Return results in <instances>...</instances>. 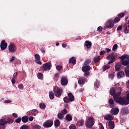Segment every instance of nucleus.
<instances>
[{
    "label": "nucleus",
    "mask_w": 129,
    "mask_h": 129,
    "mask_svg": "<svg viewBox=\"0 0 129 129\" xmlns=\"http://www.w3.org/2000/svg\"><path fill=\"white\" fill-rule=\"evenodd\" d=\"M108 126L109 129H114V121H109L108 122Z\"/></svg>",
    "instance_id": "6ab92c4d"
},
{
    "label": "nucleus",
    "mask_w": 129,
    "mask_h": 129,
    "mask_svg": "<svg viewBox=\"0 0 129 129\" xmlns=\"http://www.w3.org/2000/svg\"><path fill=\"white\" fill-rule=\"evenodd\" d=\"M120 21V19L119 17H115L114 20V23H118Z\"/></svg>",
    "instance_id": "a18cd8bd"
},
{
    "label": "nucleus",
    "mask_w": 129,
    "mask_h": 129,
    "mask_svg": "<svg viewBox=\"0 0 129 129\" xmlns=\"http://www.w3.org/2000/svg\"><path fill=\"white\" fill-rule=\"evenodd\" d=\"M109 68H110V66L108 64H106L103 67V71H105L107 69H109Z\"/></svg>",
    "instance_id": "a19ab883"
},
{
    "label": "nucleus",
    "mask_w": 129,
    "mask_h": 129,
    "mask_svg": "<svg viewBox=\"0 0 129 129\" xmlns=\"http://www.w3.org/2000/svg\"><path fill=\"white\" fill-rule=\"evenodd\" d=\"M91 45H92V43L90 41H88L86 40L85 41V46H87V49H90V47H91Z\"/></svg>",
    "instance_id": "a878e982"
},
{
    "label": "nucleus",
    "mask_w": 129,
    "mask_h": 129,
    "mask_svg": "<svg viewBox=\"0 0 129 129\" xmlns=\"http://www.w3.org/2000/svg\"><path fill=\"white\" fill-rule=\"evenodd\" d=\"M114 26V20L113 19H110L108 21L107 25H106L107 29H111L112 28H113V26Z\"/></svg>",
    "instance_id": "1a4fd4ad"
},
{
    "label": "nucleus",
    "mask_w": 129,
    "mask_h": 129,
    "mask_svg": "<svg viewBox=\"0 0 129 129\" xmlns=\"http://www.w3.org/2000/svg\"><path fill=\"white\" fill-rule=\"evenodd\" d=\"M57 117L59 119H63L64 118V115L61 113H58L57 114Z\"/></svg>",
    "instance_id": "c9c22d12"
},
{
    "label": "nucleus",
    "mask_w": 129,
    "mask_h": 129,
    "mask_svg": "<svg viewBox=\"0 0 129 129\" xmlns=\"http://www.w3.org/2000/svg\"><path fill=\"white\" fill-rule=\"evenodd\" d=\"M122 65L124 66H128L129 65V59H126L124 60H122L121 62Z\"/></svg>",
    "instance_id": "393cba45"
},
{
    "label": "nucleus",
    "mask_w": 129,
    "mask_h": 129,
    "mask_svg": "<svg viewBox=\"0 0 129 129\" xmlns=\"http://www.w3.org/2000/svg\"><path fill=\"white\" fill-rule=\"evenodd\" d=\"M85 123L86 126H87V127H92L94 124V122H93V117H90L86 121Z\"/></svg>",
    "instance_id": "20e7f679"
},
{
    "label": "nucleus",
    "mask_w": 129,
    "mask_h": 129,
    "mask_svg": "<svg viewBox=\"0 0 129 129\" xmlns=\"http://www.w3.org/2000/svg\"><path fill=\"white\" fill-rule=\"evenodd\" d=\"M54 95L56 97H60L62 93H63V89H60L59 88H57L56 90H54Z\"/></svg>",
    "instance_id": "0eeeda50"
},
{
    "label": "nucleus",
    "mask_w": 129,
    "mask_h": 129,
    "mask_svg": "<svg viewBox=\"0 0 129 129\" xmlns=\"http://www.w3.org/2000/svg\"><path fill=\"white\" fill-rule=\"evenodd\" d=\"M68 96L69 97V99L71 101V102L74 101V99H75L74 96L72 93H69L68 94Z\"/></svg>",
    "instance_id": "aec40b11"
},
{
    "label": "nucleus",
    "mask_w": 129,
    "mask_h": 129,
    "mask_svg": "<svg viewBox=\"0 0 129 129\" xmlns=\"http://www.w3.org/2000/svg\"><path fill=\"white\" fill-rule=\"evenodd\" d=\"M61 113L63 114V115L65 114H67L68 113V111H67V109L64 108L63 110H61Z\"/></svg>",
    "instance_id": "58836bf2"
},
{
    "label": "nucleus",
    "mask_w": 129,
    "mask_h": 129,
    "mask_svg": "<svg viewBox=\"0 0 129 129\" xmlns=\"http://www.w3.org/2000/svg\"><path fill=\"white\" fill-rule=\"evenodd\" d=\"M11 81H12V84H13V85H14L15 83H16V79L13 78L12 79Z\"/></svg>",
    "instance_id": "338daca9"
},
{
    "label": "nucleus",
    "mask_w": 129,
    "mask_h": 129,
    "mask_svg": "<svg viewBox=\"0 0 129 129\" xmlns=\"http://www.w3.org/2000/svg\"><path fill=\"white\" fill-rule=\"evenodd\" d=\"M34 127L35 128L40 129V128H41V125H39L38 124H35L34 125Z\"/></svg>",
    "instance_id": "13d9d810"
},
{
    "label": "nucleus",
    "mask_w": 129,
    "mask_h": 129,
    "mask_svg": "<svg viewBox=\"0 0 129 129\" xmlns=\"http://www.w3.org/2000/svg\"><path fill=\"white\" fill-rule=\"evenodd\" d=\"M83 124H84V120L83 119H81L77 122V125H78V126H82Z\"/></svg>",
    "instance_id": "cd10ccee"
},
{
    "label": "nucleus",
    "mask_w": 129,
    "mask_h": 129,
    "mask_svg": "<svg viewBox=\"0 0 129 129\" xmlns=\"http://www.w3.org/2000/svg\"><path fill=\"white\" fill-rule=\"evenodd\" d=\"M118 112H119V109L117 107L112 108L111 110V114L112 115H116V114H118Z\"/></svg>",
    "instance_id": "4468645a"
},
{
    "label": "nucleus",
    "mask_w": 129,
    "mask_h": 129,
    "mask_svg": "<svg viewBox=\"0 0 129 129\" xmlns=\"http://www.w3.org/2000/svg\"><path fill=\"white\" fill-rule=\"evenodd\" d=\"M121 30H122V26H118L117 28V31H121Z\"/></svg>",
    "instance_id": "5fc2aeb1"
},
{
    "label": "nucleus",
    "mask_w": 129,
    "mask_h": 129,
    "mask_svg": "<svg viewBox=\"0 0 129 129\" xmlns=\"http://www.w3.org/2000/svg\"><path fill=\"white\" fill-rule=\"evenodd\" d=\"M66 119L68 121H71V120H72V116L70 115V114H68L66 116Z\"/></svg>",
    "instance_id": "7c9ffc66"
},
{
    "label": "nucleus",
    "mask_w": 129,
    "mask_h": 129,
    "mask_svg": "<svg viewBox=\"0 0 129 129\" xmlns=\"http://www.w3.org/2000/svg\"><path fill=\"white\" fill-rule=\"evenodd\" d=\"M60 84L61 85L65 86L68 84V80L66 77H62L61 78Z\"/></svg>",
    "instance_id": "9d476101"
},
{
    "label": "nucleus",
    "mask_w": 129,
    "mask_h": 129,
    "mask_svg": "<svg viewBox=\"0 0 129 129\" xmlns=\"http://www.w3.org/2000/svg\"><path fill=\"white\" fill-rule=\"evenodd\" d=\"M21 120L23 122L26 123L29 121V117H28V116H24L22 117Z\"/></svg>",
    "instance_id": "5701e85b"
},
{
    "label": "nucleus",
    "mask_w": 129,
    "mask_h": 129,
    "mask_svg": "<svg viewBox=\"0 0 129 129\" xmlns=\"http://www.w3.org/2000/svg\"><path fill=\"white\" fill-rule=\"evenodd\" d=\"M37 77L38 79H40V80L43 79V74L41 73H38L37 74Z\"/></svg>",
    "instance_id": "ea45409f"
},
{
    "label": "nucleus",
    "mask_w": 129,
    "mask_h": 129,
    "mask_svg": "<svg viewBox=\"0 0 129 129\" xmlns=\"http://www.w3.org/2000/svg\"><path fill=\"white\" fill-rule=\"evenodd\" d=\"M70 129H76V126H75V125H71L70 126Z\"/></svg>",
    "instance_id": "680f3d73"
},
{
    "label": "nucleus",
    "mask_w": 129,
    "mask_h": 129,
    "mask_svg": "<svg viewBox=\"0 0 129 129\" xmlns=\"http://www.w3.org/2000/svg\"><path fill=\"white\" fill-rule=\"evenodd\" d=\"M115 88H114V87H111L110 89V95H111L112 96H114L115 94Z\"/></svg>",
    "instance_id": "4be33fe9"
},
{
    "label": "nucleus",
    "mask_w": 129,
    "mask_h": 129,
    "mask_svg": "<svg viewBox=\"0 0 129 129\" xmlns=\"http://www.w3.org/2000/svg\"><path fill=\"white\" fill-rule=\"evenodd\" d=\"M35 62L39 65H42V62L40 61V59H36L35 60Z\"/></svg>",
    "instance_id": "864d4df0"
},
{
    "label": "nucleus",
    "mask_w": 129,
    "mask_h": 129,
    "mask_svg": "<svg viewBox=\"0 0 129 129\" xmlns=\"http://www.w3.org/2000/svg\"><path fill=\"white\" fill-rule=\"evenodd\" d=\"M90 69H91V67L89 66H85L82 68V70L83 72H89V71H90Z\"/></svg>",
    "instance_id": "2eb2a0df"
},
{
    "label": "nucleus",
    "mask_w": 129,
    "mask_h": 129,
    "mask_svg": "<svg viewBox=\"0 0 129 129\" xmlns=\"http://www.w3.org/2000/svg\"><path fill=\"white\" fill-rule=\"evenodd\" d=\"M41 68L43 71L51 70V68H52V63L50 62H46L42 64Z\"/></svg>",
    "instance_id": "7ed1b4c3"
},
{
    "label": "nucleus",
    "mask_w": 129,
    "mask_h": 129,
    "mask_svg": "<svg viewBox=\"0 0 129 129\" xmlns=\"http://www.w3.org/2000/svg\"><path fill=\"white\" fill-rule=\"evenodd\" d=\"M20 129H29V126L27 125H22L20 127Z\"/></svg>",
    "instance_id": "de8ad7c7"
},
{
    "label": "nucleus",
    "mask_w": 129,
    "mask_h": 129,
    "mask_svg": "<svg viewBox=\"0 0 129 129\" xmlns=\"http://www.w3.org/2000/svg\"><path fill=\"white\" fill-rule=\"evenodd\" d=\"M117 47L118 45L116 44H115L112 47V51H113L114 52H115V50H117Z\"/></svg>",
    "instance_id": "c03bdc74"
},
{
    "label": "nucleus",
    "mask_w": 129,
    "mask_h": 129,
    "mask_svg": "<svg viewBox=\"0 0 129 129\" xmlns=\"http://www.w3.org/2000/svg\"><path fill=\"white\" fill-rule=\"evenodd\" d=\"M53 120L49 119L45 121L43 123V125L44 127H51L53 125Z\"/></svg>",
    "instance_id": "423d86ee"
},
{
    "label": "nucleus",
    "mask_w": 129,
    "mask_h": 129,
    "mask_svg": "<svg viewBox=\"0 0 129 129\" xmlns=\"http://www.w3.org/2000/svg\"><path fill=\"white\" fill-rule=\"evenodd\" d=\"M94 85L96 88H99V82L98 81H96L94 83Z\"/></svg>",
    "instance_id": "49530a36"
},
{
    "label": "nucleus",
    "mask_w": 129,
    "mask_h": 129,
    "mask_svg": "<svg viewBox=\"0 0 129 129\" xmlns=\"http://www.w3.org/2000/svg\"><path fill=\"white\" fill-rule=\"evenodd\" d=\"M84 82H85V78H80L78 81L79 84H83Z\"/></svg>",
    "instance_id": "2f4dec72"
},
{
    "label": "nucleus",
    "mask_w": 129,
    "mask_h": 129,
    "mask_svg": "<svg viewBox=\"0 0 129 129\" xmlns=\"http://www.w3.org/2000/svg\"><path fill=\"white\" fill-rule=\"evenodd\" d=\"M7 120L5 118L0 119V129H6Z\"/></svg>",
    "instance_id": "6e6552de"
},
{
    "label": "nucleus",
    "mask_w": 129,
    "mask_h": 129,
    "mask_svg": "<svg viewBox=\"0 0 129 129\" xmlns=\"http://www.w3.org/2000/svg\"><path fill=\"white\" fill-rule=\"evenodd\" d=\"M124 76V72L123 71H119L117 74V77L118 79L122 78Z\"/></svg>",
    "instance_id": "f3484780"
},
{
    "label": "nucleus",
    "mask_w": 129,
    "mask_h": 129,
    "mask_svg": "<svg viewBox=\"0 0 129 129\" xmlns=\"http://www.w3.org/2000/svg\"><path fill=\"white\" fill-rule=\"evenodd\" d=\"M40 108H41V109H45L46 108V104L44 103H41L39 106Z\"/></svg>",
    "instance_id": "79ce46f5"
},
{
    "label": "nucleus",
    "mask_w": 129,
    "mask_h": 129,
    "mask_svg": "<svg viewBox=\"0 0 129 129\" xmlns=\"http://www.w3.org/2000/svg\"><path fill=\"white\" fill-rule=\"evenodd\" d=\"M18 76V72H15L14 74H13V77L14 78H17V77Z\"/></svg>",
    "instance_id": "0e129e2a"
},
{
    "label": "nucleus",
    "mask_w": 129,
    "mask_h": 129,
    "mask_svg": "<svg viewBox=\"0 0 129 129\" xmlns=\"http://www.w3.org/2000/svg\"><path fill=\"white\" fill-rule=\"evenodd\" d=\"M63 101L64 103H69V102H71V101H70V99L67 97H64L63 98Z\"/></svg>",
    "instance_id": "f704fd0d"
},
{
    "label": "nucleus",
    "mask_w": 129,
    "mask_h": 129,
    "mask_svg": "<svg viewBox=\"0 0 129 129\" xmlns=\"http://www.w3.org/2000/svg\"><path fill=\"white\" fill-rule=\"evenodd\" d=\"M108 103L111 108L112 107H114V101H113V99H112V98H110L108 100Z\"/></svg>",
    "instance_id": "a211bd4d"
},
{
    "label": "nucleus",
    "mask_w": 129,
    "mask_h": 129,
    "mask_svg": "<svg viewBox=\"0 0 129 129\" xmlns=\"http://www.w3.org/2000/svg\"><path fill=\"white\" fill-rule=\"evenodd\" d=\"M129 104V93L126 94V97L123 98L121 105H128Z\"/></svg>",
    "instance_id": "39448f33"
},
{
    "label": "nucleus",
    "mask_w": 129,
    "mask_h": 129,
    "mask_svg": "<svg viewBox=\"0 0 129 129\" xmlns=\"http://www.w3.org/2000/svg\"><path fill=\"white\" fill-rule=\"evenodd\" d=\"M119 58L121 59V61H124L125 59H129V55L127 54H124Z\"/></svg>",
    "instance_id": "bb28decb"
},
{
    "label": "nucleus",
    "mask_w": 129,
    "mask_h": 129,
    "mask_svg": "<svg viewBox=\"0 0 129 129\" xmlns=\"http://www.w3.org/2000/svg\"><path fill=\"white\" fill-rule=\"evenodd\" d=\"M28 119H29V121H33V120H34V117L30 116V117H29V118H28Z\"/></svg>",
    "instance_id": "e2e57ef3"
},
{
    "label": "nucleus",
    "mask_w": 129,
    "mask_h": 129,
    "mask_svg": "<svg viewBox=\"0 0 129 129\" xmlns=\"http://www.w3.org/2000/svg\"><path fill=\"white\" fill-rule=\"evenodd\" d=\"M109 78H111V79H113V78L114 77V75L112 74H111L109 75Z\"/></svg>",
    "instance_id": "69168bd1"
},
{
    "label": "nucleus",
    "mask_w": 129,
    "mask_h": 129,
    "mask_svg": "<svg viewBox=\"0 0 129 129\" xmlns=\"http://www.w3.org/2000/svg\"><path fill=\"white\" fill-rule=\"evenodd\" d=\"M102 29H103L102 27L99 26L98 27L97 30L100 32V33H101V32H102Z\"/></svg>",
    "instance_id": "603ef678"
},
{
    "label": "nucleus",
    "mask_w": 129,
    "mask_h": 129,
    "mask_svg": "<svg viewBox=\"0 0 129 129\" xmlns=\"http://www.w3.org/2000/svg\"><path fill=\"white\" fill-rule=\"evenodd\" d=\"M18 88L19 89H23L24 88V85L23 84H20L18 85Z\"/></svg>",
    "instance_id": "052dcab7"
},
{
    "label": "nucleus",
    "mask_w": 129,
    "mask_h": 129,
    "mask_svg": "<svg viewBox=\"0 0 129 129\" xmlns=\"http://www.w3.org/2000/svg\"><path fill=\"white\" fill-rule=\"evenodd\" d=\"M13 116H14L15 117V118H18V114H17L16 113H13Z\"/></svg>",
    "instance_id": "774afa93"
},
{
    "label": "nucleus",
    "mask_w": 129,
    "mask_h": 129,
    "mask_svg": "<svg viewBox=\"0 0 129 129\" xmlns=\"http://www.w3.org/2000/svg\"><path fill=\"white\" fill-rule=\"evenodd\" d=\"M15 59H16V56H12L9 61L10 62H14V61H15Z\"/></svg>",
    "instance_id": "bf43d9fd"
},
{
    "label": "nucleus",
    "mask_w": 129,
    "mask_h": 129,
    "mask_svg": "<svg viewBox=\"0 0 129 129\" xmlns=\"http://www.w3.org/2000/svg\"><path fill=\"white\" fill-rule=\"evenodd\" d=\"M56 69L58 70V71H60V70H61V69H62V66H56Z\"/></svg>",
    "instance_id": "4d7b16f0"
},
{
    "label": "nucleus",
    "mask_w": 129,
    "mask_h": 129,
    "mask_svg": "<svg viewBox=\"0 0 129 129\" xmlns=\"http://www.w3.org/2000/svg\"><path fill=\"white\" fill-rule=\"evenodd\" d=\"M9 51L10 52H12V53H14V52H16V50H17V48L16 47V45L14 44H10L9 45Z\"/></svg>",
    "instance_id": "9b49d317"
},
{
    "label": "nucleus",
    "mask_w": 129,
    "mask_h": 129,
    "mask_svg": "<svg viewBox=\"0 0 129 129\" xmlns=\"http://www.w3.org/2000/svg\"><path fill=\"white\" fill-rule=\"evenodd\" d=\"M49 97L50 99H54V98L55 97V95L54 94V92H50L49 93Z\"/></svg>",
    "instance_id": "473e14b6"
},
{
    "label": "nucleus",
    "mask_w": 129,
    "mask_h": 129,
    "mask_svg": "<svg viewBox=\"0 0 129 129\" xmlns=\"http://www.w3.org/2000/svg\"><path fill=\"white\" fill-rule=\"evenodd\" d=\"M54 125L55 126H56V127H58L59 125H60V120L59 119H57L56 120H54Z\"/></svg>",
    "instance_id": "72a5a7b5"
},
{
    "label": "nucleus",
    "mask_w": 129,
    "mask_h": 129,
    "mask_svg": "<svg viewBox=\"0 0 129 129\" xmlns=\"http://www.w3.org/2000/svg\"><path fill=\"white\" fill-rule=\"evenodd\" d=\"M121 113L122 115H124V114H128L129 110L126 107H122L120 110Z\"/></svg>",
    "instance_id": "f8f14e48"
},
{
    "label": "nucleus",
    "mask_w": 129,
    "mask_h": 129,
    "mask_svg": "<svg viewBox=\"0 0 129 129\" xmlns=\"http://www.w3.org/2000/svg\"><path fill=\"white\" fill-rule=\"evenodd\" d=\"M124 72L125 73L126 76L129 77V70L127 69H125Z\"/></svg>",
    "instance_id": "3c124183"
},
{
    "label": "nucleus",
    "mask_w": 129,
    "mask_h": 129,
    "mask_svg": "<svg viewBox=\"0 0 129 129\" xmlns=\"http://www.w3.org/2000/svg\"><path fill=\"white\" fill-rule=\"evenodd\" d=\"M0 47L1 50H6L7 49V47H8V43H6V40H3L2 41Z\"/></svg>",
    "instance_id": "ddd939ff"
},
{
    "label": "nucleus",
    "mask_w": 129,
    "mask_h": 129,
    "mask_svg": "<svg viewBox=\"0 0 129 129\" xmlns=\"http://www.w3.org/2000/svg\"><path fill=\"white\" fill-rule=\"evenodd\" d=\"M14 122V120L13 119H11L10 118H8L7 120V123H8L9 124L13 123Z\"/></svg>",
    "instance_id": "e433bc0d"
},
{
    "label": "nucleus",
    "mask_w": 129,
    "mask_h": 129,
    "mask_svg": "<svg viewBox=\"0 0 129 129\" xmlns=\"http://www.w3.org/2000/svg\"><path fill=\"white\" fill-rule=\"evenodd\" d=\"M104 119L105 120H113V116L110 114H107L104 117Z\"/></svg>",
    "instance_id": "dca6fc26"
},
{
    "label": "nucleus",
    "mask_w": 129,
    "mask_h": 129,
    "mask_svg": "<svg viewBox=\"0 0 129 129\" xmlns=\"http://www.w3.org/2000/svg\"><path fill=\"white\" fill-rule=\"evenodd\" d=\"M105 53H106V52H105V51L102 50L100 52V55H101V56H103V55H104V54H105Z\"/></svg>",
    "instance_id": "6e6d98bb"
},
{
    "label": "nucleus",
    "mask_w": 129,
    "mask_h": 129,
    "mask_svg": "<svg viewBox=\"0 0 129 129\" xmlns=\"http://www.w3.org/2000/svg\"><path fill=\"white\" fill-rule=\"evenodd\" d=\"M99 61H100V58L98 55H96L94 57V62L95 63H98Z\"/></svg>",
    "instance_id": "c85d7f7f"
},
{
    "label": "nucleus",
    "mask_w": 129,
    "mask_h": 129,
    "mask_svg": "<svg viewBox=\"0 0 129 129\" xmlns=\"http://www.w3.org/2000/svg\"><path fill=\"white\" fill-rule=\"evenodd\" d=\"M125 15V14H124V13H119V14H118V17H119L120 19H121V18H123V17H124Z\"/></svg>",
    "instance_id": "37998d69"
},
{
    "label": "nucleus",
    "mask_w": 129,
    "mask_h": 129,
    "mask_svg": "<svg viewBox=\"0 0 129 129\" xmlns=\"http://www.w3.org/2000/svg\"><path fill=\"white\" fill-rule=\"evenodd\" d=\"M69 63H71L72 64L75 65V64H76V58L74 57H72L69 59Z\"/></svg>",
    "instance_id": "b1692460"
},
{
    "label": "nucleus",
    "mask_w": 129,
    "mask_h": 129,
    "mask_svg": "<svg viewBox=\"0 0 129 129\" xmlns=\"http://www.w3.org/2000/svg\"><path fill=\"white\" fill-rule=\"evenodd\" d=\"M34 57L36 60H40L41 59V57L40 56V55L38 54H35L34 55Z\"/></svg>",
    "instance_id": "09e8293b"
},
{
    "label": "nucleus",
    "mask_w": 129,
    "mask_h": 129,
    "mask_svg": "<svg viewBox=\"0 0 129 129\" xmlns=\"http://www.w3.org/2000/svg\"><path fill=\"white\" fill-rule=\"evenodd\" d=\"M121 94V92L119 91L117 93H115V95L113 96L114 102H116V103H118L120 105H121V103L123 100V98L120 96Z\"/></svg>",
    "instance_id": "f257e3e1"
},
{
    "label": "nucleus",
    "mask_w": 129,
    "mask_h": 129,
    "mask_svg": "<svg viewBox=\"0 0 129 129\" xmlns=\"http://www.w3.org/2000/svg\"><path fill=\"white\" fill-rule=\"evenodd\" d=\"M117 54H114V52L110 53L107 57V60H110L108 62V65L113 63L115 61V57H116Z\"/></svg>",
    "instance_id": "f03ea898"
},
{
    "label": "nucleus",
    "mask_w": 129,
    "mask_h": 129,
    "mask_svg": "<svg viewBox=\"0 0 129 129\" xmlns=\"http://www.w3.org/2000/svg\"><path fill=\"white\" fill-rule=\"evenodd\" d=\"M125 28L124 29V34H128L129 33V25H128L127 26H124Z\"/></svg>",
    "instance_id": "c756f323"
},
{
    "label": "nucleus",
    "mask_w": 129,
    "mask_h": 129,
    "mask_svg": "<svg viewBox=\"0 0 129 129\" xmlns=\"http://www.w3.org/2000/svg\"><path fill=\"white\" fill-rule=\"evenodd\" d=\"M121 67V63L118 62L115 65V71L118 72Z\"/></svg>",
    "instance_id": "412c9836"
},
{
    "label": "nucleus",
    "mask_w": 129,
    "mask_h": 129,
    "mask_svg": "<svg viewBox=\"0 0 129 129\" xmlns=\"http://www.w3.org/2000/svg\"><path fill=\"white\" fill-rule=\"evenodd\" d=\"M91 63V60L90 59H87L84 62V65L89 66V64H90Z\"/></svg>",
    "instance_id": "4c0bfd02"
},
{
    "label": "nucleus",
    "mask_w": 129,
    "mask_h": 129,
    "mask_svg": "<svg viewBox=\"0 0 129 129\" xmlns=\"http://www.w3.org/2000/svg\"><path fill=\"white\" fill-rule=\"evenodd\" d=\"M21 120H22V118L19 117L18 118L15 120V122H16V123H20Z\"/></svg>",
    "instance_id": "8fccbe9b"
}]
</instances>
